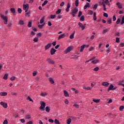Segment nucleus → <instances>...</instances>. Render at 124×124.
<instances>
[{
  "label": "nucleus",
  "instance_id": "26",
  "mask_svg": "<svg viewBox=\"0 0 124 124\" xmlns=\"http://www.w3.org/2000/svg\"><path fill=\"white\" fill-rule=\"evenodd\" d=\"M46 111L47 113H49L50 112V108L49 107H46Z\"/></svg>",
  "mask_w": 124,
  "mask_h": 124
},
{
  "label": "nucleus",
  "instance_id": "19",
  "mask_svg": "<svg viewBox=\"0 0 124 124\" xmlns=\"http://www.w3.org/2000/svg\"><path fill=\"white\" fill-rule=\"evenodd\" d=\"M87 7H90V3L87 2L86 5L84 6V9H87Z\"/></svg>",
  "mask_w": 124,
  "mask_h": 124
},
{
  "label": "nucleus",
  "instance_id": "3",
  "mask_svg": "<svg viewBox=\"0 0 124 124\" xmlns=\"http://www.w3.org/2000/svg\"><path fill=\"white\" fill-rule=\"evenodd\" d=\"M78 12V8L77 7H75L73 10L72 12V15L73 17H75L76 14Z\"/></svg>",
  "mask_w": 124,
  "mask_h": 124
},
{
  "label": "nucleus",
  "instance_id": "34",
  "mask_svg": "<svg viewBox=\"0 0 124 124\" xmlns=\"http://www.w3.org/2000/svg\"><path fill=\"white\" fill-rule=\"evenodd\" d=\"M11 11L12 13H13V14L15 13V12H16L15 8H11Z\"/></svg>",
  "mask_w": 124,
  "mask_h": 124
},
{
  "label": "nucleus",
  "instance_id": "17",
  "mask_svg": "<svg viewBox=\"0 0 124 124\" xmlns=\"http://www.w3.org/2000/svg\"><path fill=\"white\" fill-rule=\"evenodd\" d=\"M63 93H64V95H65L66 97L69 96V94H68V93L67 92V91H66V90H64Z\"/></svg>",
  "mask_w": 124,
  "mask_h": 124
},
{
  "label": "nucleus",
  "instance_id": "6",
  "mask_svg": "<svg viewBox=\"0 0 124 124\" xmlns=\"http://www.w3.org/2000/svg\"><path fill=\"white\" fill-rule=\"evenodd\" d=\"M46 62H48V63H50V64H54V63H55L54 61L51 60L50 58H48L46 60Z\"/></svg>",
  "mask_w": 124,
  "mask_h": 124
},
{
  "label": "nucleus",
  "instance_id": "62",
  "mask_svg": "<svg viewBox=\"0 0 124 124\" xmlns=\"http://www.w3.org/2000/svg\"><path fill=\"white\" fill-rule=\"evenodd\" d=\"M73 106L76 107V108H79V105H77V104H75Z\"/></svg>",
  "mask_w": 124,
  "mask_h": 124
},
{
  "label": "nucleus",
  "instance_id": "41",
  "mask_svg": "<svg viewBox=\"0 0 124 124\" xmlns=\"http://www.w3.org/2000/svg\"><path fill=\"white\" fill-rule=\"evenodd\" d=\"M124 106H121L120 107V108H119V110L120 111H123V110H124Z\"/></svg>",
  "mask_w": 124,
  "mask_h": 124
},
{
  "label": "nucleus",
  "instance_id": "46",
  "mask_svg": "<svg viewBox=\"0 0 124 124\" xmlns=\"http://www.w3.org/2000/svg\"><path fill=\"white\" fill-rule=\"evenodd\" d=\"M28 27L29 28H31V22H29L28 24Z\"/></svg>",
  "mask_w": 124,
  "mask_h": 124
},
{
  "label": "nucleus",
  "instance_id": "36",
  "mask_svg": "<svg viewBox=\"0 0 124 124\" xmlns=\"http://www.w3.org/2000/svg\"><path fill=\"white\" fill-rule=\"evenodd\" d=\"M124 16L122 17V19L121 22L120 23V25H124Z\"/></svg>",
  "mask_w": 124,
  "mask_h": 124
},
{
  "label": "nucleus",
  "instance_id": "2",
  "mask_svg": "<svg viewBox=\"0 0 124 124\" xmlns=\"http://www.w3.org/2000/svg\"><path fill=\"white\" fill-rule=\"evenodd\" d=\"M41 106L40 107V110L41 111L45 110V106H46V103L43 101L40 102Z\"/></svg>",
  "mask_w": 124,
  "mask_h": 124
},
{
  "label": "nucleus",
  "instance_id": "16",
  "mask_svg": "<svg viewBox=\"0 0 124 124\" xmlns=\"http://www.w3.org/2000/svg\"><path fill=\"white\" fill-rule=\"evenodd\" d=\"M75 34V31H74V32L70 35V38L71 39H73V38H74Z\"/></svg>",
  "mask_w": 124,
  "mask_h": 124
},
{
  "label": "nucleus",
  "instance_id": "44",
  "mask_svg": "<svg viewBox=\"0 0 124 124\" xmlns=\"http://www.w3.org/2000/svg\"><path fill=\"white\" fill-rule=\"evenodd\" d=\"M120 23H121V19H120V18L117 19V21H116V24L117 25H119V24H120Z\"/></svg>",
  "mask_w": 124,
  "mask_h": 124
},
{
  "label": "nucleus",
  "instance_id": "53",
  "mask_svg": "<svg viewBox=\"0 0 124 124\" xmlns=\"http://www.w3.org/2000/svg\"><path fill=\"white\" fill-rule=\"evenodd\" d=\"M99 69V68H98V67H96L94 68L93 71H98Z\"/></svg>",
  "mask_w": 124,
  "mask_h": 124
},
{
  "label": "nucleus",
  "instance_id": "27",
  "mask_svg": "<svg viewBox=\"0 0 124 124\" xmlns=\"http://www.w3.org/2000/svg\"><path fill=\"white\" fill-rule=\"evenodd\" d=\"M116 4L117 5H118L119 8L120 9L123 8V7L122 6V5H121V3L120 2H117Z\"/></svg>",
  "mask_w": 124,
  "mask_h": 124
},
{
  "label": "nucleus",
  "instance_id": "61",
  "mask_svg": "<svg viewBox=\"0 0 124 124\" xmlns=\"http://www.w3.org/2000/svg\"><path fill=\"white\" fill-rule=\"evenodd\" d=\"M116 42H117V43H119V42H120V38L116 37Z\"/></svg>",
  "mask_w": 124,
  "mask_h": 124
},
{
  "label": "nucleus",
  "instance_id": "10",
  "mask_svg": "<svg viewBox=\"0 0 124 124\" xmlns=\"http://www.w3.org/2000/svg\"><path fill=\"white\" fill-rule=\"evenodd\" d=\"M52 46V44L51 43H48L45 46V50H48L50 47Z\"/></svg>",
  "mask_w": 124,
  "mask_h": 124
},
{
  "label": "nucleus",
  "instance_id": "14",
  "mask_svg": "<svg viewBox=\"0 0 124 124\" xmlns=\"http://www.w3.org/2000/svg\"><path fill=\"white\" fill-rule=\"evenodd\" d=\"M0 95L1 96H5L7 95V93L6 92H1L0 93Z\"/></svg>",
  "mask_w": 124,
  "mask_h": 124
},
{
  "label": "nucleus",
  "instance_id": "47",
  "mask_svg": "<svg viewBox=\"0 0 124 124\" xmlns=\"http://www.w3.org/2000/svg\"><path fill=\"white\" fill-rule=\"evenodd\" d=\"M97 8V4H95V5H94L93 9L94 10H96Z\"/></svg>",
  "mask_w": 124,
  "mask_h": 124
},
{
  "label": "nucleus",
  "instance_id": "51",
  "mask_svg": "<svg viewBox=\"0 0 124 124\" xmlns=\"http://www.w3.org/2000/svg\"><path fill=\"white\" fill-rule=\"evenodd\" d=\"M44 26V24L39 25L38 26V28H39L40 29H42V28H43Z\"/></svg>",
  "mask_w": 124,
  "mask_h": 124
},
{
  "label": "nucleus",
  "instance_id": "4",
  "mask_svg": "<svg viewBox=\"0 0 124 124\" xmlns=\"http://www.w3.org/2000/svg\"><path fill=\"white\" fill-rule=\"evenodd\" d=\"M73 49V47L72 46H69L68 48H66V49L64 51L65 54H68V53H69V52L72 51Z\"/></svg>",
  "mask_w": 124,
  "mask_h": 124
},
{
  "label": "nucleus",
  "instance_id": "50",
  "mask_svg": "<svg viewBox=\"0 0 124 124\" xmlns=\"http://www.w3.org/2000/svg\"><path fill=\"white\" fill-rule=\"evenodd\" d=\"M61 12H62V10L61 9H59L57 11H56V14H60V13H61Z\"/></svg>",
  "mask_w": 124,
  "mask_h": 124
},
{
  "label": "nucleus",
  "instance_id": "12",
  "mask_svg": "<svg viewBox=\"0 0 124 124\" xmlns=\"http://www.w3.org/2000/svg\"><path fill=\"white\" fill-rule=\"evenodd\" d=\"M69 8H70V4L69 3H67V8L65 9V11H66V12H68L69 11Z\"/></svg>",
  "mask_w": 124,
  "mask_h": 124
},
{
  "label": "nucleus",
  "instance_id": "39",
  "mask_svg": "<svg viewBox=\"0 0 124 124\" xmlns=\"http://www.w3.org/2000/svg\"><path fill=\"white\" fill-rule=\"evenodd\" d=\"M88 11V14H89V15H93V11L89 10Z\"/></svg>",
  "mask_w": 124,
  "mask_h": 124
},
{
  "label": "nucleus",
  "instance_id": "42",
  "mask_svg": "<svg viewBox=\"0 0 124 124\" xmlns=\"http://www.w3.org/2000/svg\"><path fill=\"white\" fill-rule=\"evenodd\" d=\"M54 123H55V124H60V122L59 121V120H58L57 119H55L54 120Z\"/></svg>",
  "mask_w": 124,
  "mask_h": 124
},
{
  "label": "nucleus",
  "instance_id": "32",
  "mask_svg": "<svg viewBox=\"0 0 124 124\" xmlns=\"http://www.w3.org/2000/svg\"><path fill=\"white\" fill-rule=\"evenodd\" d=\"M48 3V1L47 0H45L44 3L42 4V6H45Z\"/></svg>",
  "mask_w": 124,
  "mask_h": 124
},
{
  "label": "nucleus",
  "instance_id": "13",
  "mask_svg": "<svg viewBox=\"0 0 124 124\" xmlns=\"http://www.w3.org/2000/svg\"><path fill=\"white\" fill-rule=\"evenodd\" d=\"M113 88H114V86L112 84H110L109 87L108 88V92H109V91L113 90Z\"/></svg>",
  "mask_w": 124,
  "mask_h": 124
},
{
  "label": "nucleus",
  "instance_id": "20",
  "mask_svg": "<svg viewBox=\"0 0 124 124\" xmlns=\"http://www.w3.org/2000/svg\"><path fill=\"white\" fill-rule=\"evenodd\" d=\"M49 81L50 84H54L55 83V81H54L53 78H49Z\"/></svg>",
  "mask_w": 124,
  "mask_h": 124
},
{
  "label": "nucleus",
  "instance_id": "8",
  "mask_svg": "<svg viewBox=\"0 0 124 124\" xmlns=\"http://www.w3.org/2000/svg\"><path fill=\"white\" fill-rule=\"evenodd\" d=\"M65 37V33H62L60 34L58 36V40H60V39H62V38H64Z\"/></svg>",
  "mask_w": 124,
  "mask_h": 124
},
{
  "label": "nucleus",
  "instance_id": "43",
  "mask_svg": "<svg viewBox=\"0 0 124 124\" xmlns=\"http://www.w3.org/2000/svg\"><path fill=\"white\" fill-rule=\"evenodd\" d=\"M13 117H14V118H18L19 115H18V113H15L13 114Z\"/></svg>",
  "mask_w": 124,
  "mask_h": 124
},
{
  "label": "nucleus",
  "instance_id": "48",
  "mask_svg": "<svg viewBox=\"0 0 124 124\" xmlns=\"http://www.w3.org/2000/svg\"><path fill=\"white\" fill-rule=\"evenodd\" d=\"M10 79V80H11V81H14V80H15V79H16V77H12Z\"/></svg>",
  "mask_w": 124,
  "mask_h": 124
},
{
  "label": "nucleus",
  "instance_id": "30",
  "mask_svg": "<svg viewBox=\"0 0 124 124\" xmlns=\"http://www.w3.org/2000/svg\"><path fill=\"white\" fill-rule=\"evenodd\" d=\"M66 123L67 124H70L71 123V119L69 118L67 120Z\"/></svg>",
  "mask_w": 124,
  "mask_h": 124
},
{
  "label": "nucleus",
  "instance_id": "59",
  "mask_svg": "<svg viewBox=\"0 0 124 124\" xmlns=\"http://www.w3.org/2000/svg\"><path fill=\"white\" fill-rule=\"evenodd\" d=\"M26 17H30V13L28 12L25 14Z\"/></svg>",
  "mask_w": 124,
  "mask_h": 124
},
{
  "label": "nucleus",
  "instance_id": "11",
  "mask_svg": "<svg viewBox=\"0 0 124 124\" xmlns=\"http://www.w3.org/2000/svg\"><path fill=\"white\" fill-rule=\"evenodd\" d=\"M102 86H104V87H108L109 86V83L108 82H103L102 83Z\"/></svg>",
  "mask_w": 124,
  "mask_h": 124
},
{
  "label": "nucleus",
  "instance_id": "49",
  "mask_svg": "<svg viewBox=\"0 0 124 124\" xmlns=\"http://www.w3.org/2000/svg\"><path fill=\"white\" fill-rule=\"evenodd\" d=\"M17 11L19 14H21V13H22V9L20 8L18 9Z\"/></svg>",
  "mask_w": 124,
  "mask_h": 124
},
{
  "label": "nucleus",
  "instance_id": "21",
  "mask_svg": "<svg viewBox=\"0 0 124 124\" xmlns=\"http://www.w3.org/2000/svg\"><path fill=\"white\" fill-rule=\"evenodd\" d=\"M107 23L108 24H112V18H108Z\"/></svg>",
  "mask_w": 124,
  "mask_h": 124
},
{
  "label": "nucleus",
  "instance_id": "60",
  "mask_svg": "<svg viewBox=\"0 0 124 124\" xmlns=\"http://www.w3.org/2000/svg\"><path fill=\"white\" fill-rule=\"evenodd\" d=\"M64 103L65 104H68V103H69V102L68 101V100L65 99L64 101Z\"/></svg>",
  "mask_w": 124,
  "mask_h": 124
},
{
  "label": "nucleus",
  "instance_id": "18",
  "mask_svg": "<svg viewBox=\"0 0 124 124\" xmlns=\"http://www.w3.org/2000/svg\"><path fill=\"white\" fill-rule=\"evenodd\" d=\"M19 24L20 25V26H23V25H25V22L23 20H19Z\"/></svg>",
  "mask_w": 124,
  "mask_h": 124
},
{
  "label": "nucleus",
  "instance_id": "64",
  "mask_svg": "<svg viewBox=\"0 0 124 124\" xmlns=\"http://www.w3.org/2000/svg\"><path fill=\"white\" fill-rule=\"evenodd\" d=\"M8 124V121H7V120H4L3 122V124Z\"/></svg>",
  "mask_w": 124,
  "mask_h": 124
},
{
  "label": "nucleus",
  "instance_id": "35",
  "mask_svg": "<svg viewBox=\"0 0 124 124\" xmlns=\"http://www.w3.org/2000/svg\"><path fill=\"white\" fill-rule=\"evenodd\" d=\"M75 5L76 6H78V5H79V0H76Z\"/></svg>",
  "mask_w": 124,
  "mask_h": 124
},
{
  "label": "nucleus",
  "instance_id": "52",
  "mask_svg": "<svg viewBox=\"0 0 124 124\" xmlns=\"http://www.w3.org/2000/svg\"><path fill=\"white\" fill-rule=\"evenodd\" d=\"M82 14H83V13L81 11H79L78 17H81V16H82Z\"/></svg>",
  "mask_w": 124,
  "mask_h": 124
},
{
  "label": "nucleus",
  "instance_id": "7",
  "mask_svg": "<svg viewBox=\"0 0 124 124\" xmlns=\"http://www.w3.org/2000/svg\"><path fill=\"white\" fill-rule=\"evenodd\" d=\"M0 104L1 105H2V106H3V108H7L8 106H7V103H4L3 102H1L0 103Z\"/></svg>",
  "mask_w": 124,
  "mask_h": 124
},
{
  "label": "nucleus",
  "instance_id": "9",
  "mask_svg": "<svg viewBox=\"0 0 124 124\" xmlns=\"http://www.w3.org/2000/svg\"><path fill=\"white\" fill-rule=\"evenodd\" d=\"M57 52V50H56V49L54 48H51L50 49V54L51 55H54L55 54V53H56Z\"/></svg>",
  "mask_w": 124,
  "mask_h": 124
},
{
  "label": "nucleus",
  "instance_id": "22",
  "mask_svg": "<svg viewBox=\"0 0 124 124\" xmlns=\"http://www.w3.org/2000/svg\"><path fill=\"white\" fill-rule=\"evenodd\" d=\"M85 45L81 46L80 52H83V51H84V49H85Z\"/></svg>",
  "mask_w": 124,
  "mask_h": 124
},
{
  "label": "nucleus",
  "instance_id": "29",
  "mask_svg": "<svg viewBox=\"0 0 124 124\" xmlns=\"http://www.w3.org/2000/svg\"><path fill=\"white\" fill-rule=\"evenodd\" d=\"M41 95H42V96H45L47 95V93H46V92H42L41 93Z\"/></svg>",
  "mask_w": 124,
  "mask_h": 124
},
{
  "label": "nucleus",
  "instance_id": "55",
  "mask_svg": "<svg viewBox=\"0 0 124 124\" xmlns=\"http://www.w3.org/2000/svg\"><path fill=\"white\" fill-rule=\"evenodd\" d=\"M104 17H106V18H108V14L106 13H104L103 14Z\"/></svg>",
  "mask_w": 124,
  "mask_h": 124
},
{
  "label": "nucleus",
  "instance_id": "23",
  "mask_svg": "<svg viewBox=\"0 0 124 124\" xmlns=\"http://www.w3.org/2000/svg\"><path fill=\"white\" fill-rule=\"evenodd\" d=\"M8 78V74H5L3 77V79L4 80H7Z\"/></svg>",
  "mask_w": 124,
  "mask_h": 124
},
{
  "label": "nucleus",
  "instance_id": "37",
  "mask_svg": "<svg viewBox=\"0 0 124 124\" xmlns=\"http://www.w3.org/2000/svg\"><path fill=\"white\" fill-rule=\"evenodd\" d=\"M97 62H98V60H95L93 61L92 62V63H93V64L97 63Z\"/></svg>",
  "mask_w": 124,
  "mask_h": 124
},
{
  "label": "nucleus",
  "instance_id": "58",
  "mask_svg": "<svg viewBox=\"0 0 124 124\" xmlns=\"http://www.w3.org/2000/svg\"><path fill=\"white\" fill-rule=\"evenodd\" d=\"M113 21H115L117 20V18H116V16H113L112 17Z\"/></svg>",
  "mask_w": 124,
  "mask_h": 124
},
{
  "label": "nucleus",
  "instance_id": "28",
  "mask_svg": "<svg viewBox=\"0 0 124 124\" xmlns=\"http://www.w3.org/2000/svg\"><path fill=\"white\" fill-rule=\"evenodd\" d=\"M27 100H30L31 102H33V100H32V99H31L30 96L27 97Z\"/></svg>",
  "mask_w": 124,
  "mask_h": 124
},
{
  "label": "nucleus",
  "instance_id": "5",
  "mask_svg": "<svg viewBox=\"0 0 124 124\" xmlns=\"http://www.w3.org/2000/svg\"><path fill=\"white\" fill-rule=\"evenodd\" d=\"M23 9L25 10V12H28L29 10V4H24L23 5Z\"/></svg>",
  "mask_w": 124,
  "mask_h": 124
},
{
  "label": "nucleus",
  "instance_id": "45",
  "mask_svg": "<svg viewBox=\"0 0 124 124\" xmlns=\"http://www.w3.org/2000/svg\"><path fill=\"white\" fill-rule=\"evenodd\" d=\"M93 102H95V103H98L99 102V100L98 99H93Z\"/></svg>",
  "mask_w": 124,
  "mask_h": 124
},
{
  "label": "nucleus",
  "instance_id": "40",
  "mask_svg": "<svg viewBox=\"0 0 124 124\" xmlns=\"http://www.w3.org/2000/svg\"><path fill=\"white\" fill-rule=\"evenodd\" d=\"M93 20H94V21H95V20H96V13H94V14H93Z\"/></svg>",
  "mask_w": 124,
  "mask_h": 124
},
{
  "label": "nucleus",
  "instance_id": "38",
  "mask_svg": "<svg viewBox=\"0 0 124 124\" xmlns=\"http://www.w3.org/2000/svg\"><path fill=\"white\" fill-rule=\"evenodd\" d=\"M44 17H43L42 19H40V24H43V23H44Z\"/></svg>",
  "mask_w": 124,
  "mask_h": 124
},
{
  "label": "nucleus",
  "instance_id": "1",
  "mask_svg": "<svg viewBox=\"0 0 124 124\" xmlns=\"http://www.w3.org/2000/svg\"><path fill=\"white\" fill-rule=\"evenodd\" d=\"M0 17L1 19L3 20L4 25H7V22L8 21V17H7V16H4V15L2 14H0Z\"/></svg>",
  "mask_w": 124,
  "mask_h": 124
},
{
  "label": "nucleus",
  "instance_id": "54",
  "mask_svg": "<svg viewBox=\"0 0 124 124\" xmlns=\"http://www.w3.org/2000/svg\"><path fill=\"white\" fill-rule=\"evenodd\" d=\"M55 17H56V15L50 16V19H55Z\"/></svg>",
  "mask_w": 124,
  "mask_h": 124
},
{
  "label": "nucleus",
  "instance_id": "33",
  "mask_svg": "<svg viewBox=\"0 0 124 124\" xmlns=\"http://www.w3.org/2000/svg\"><path fill=\"white\" fill-rule=\"evenodd\" d=\"M104 2L106 3V4H108V5H110V2H109V0H105Z\"/></svg>",
  "mask_w": 124,
  "mask_h": 124
},
{
  "label": "nucleus",
  "instance_id": "24",
  "mask_svg": "<svg viewBox=\"0 0 124 124\" xmlns=\"http://www.w3.org/2000/svg\"><path fill=\"white\" fill-rule=\"evenodd\" d=\"M31 116L30 114H27L25 116V119H27V120H30L31 119Z\"/></svg>",
  "mask_w": 124,
  "mask_h": 124
},
{
  "label": "nucleus",
  "instance_id": "15",
  "mask_svg": "<svg viewBox=\"0 0 124 124\" xmlns=\"http://www.w3.org/2000/svg\"><path fill=\"white\" fill-rule=\"evenodd\" d=\"M78 26L81 27L82 30H85V26L83 25V24L79 22L78 23Z\"/></svg>",
  "mask_w": 124,
  "mask_h": 124
},
{
  "label": "nucleus",
  "instance_id": "56",
  "mask_svg": "<svg viewBox=\"0 0 124 124\" xmlns=\"http://www.w3.org/2000/svg\"><path fill=\"white\" fill-rule=\"evenodd\" d=\"M38 41V38H34L33 39L34 42H37Z\"/></svg>",
  "mask_w": 124,
  "mask_h": 124
},
{
  "label": "nucleus",
  "instance_id": "31",
  "mask_svg": "<svg viewBox=\"0 0 124 124\" xmlns=\"http://www.w3.org/2000/svg\"><path fill=\"white\" fill-rule=\"evenodd\" d=\"M12 25H13V23L12 22H10L7 25V28H11V27H12Z\"/></svg>",
  "mask_w": 124,
  "mask_h": 124
},
{
  "label": "nucleus",
  "instance_id": "57",
  "mask_svg": "<svg viewBox=\"0 0 124 124\" xmlns=\"http://www.w3.org/2000/svg\"><path fill=\"white\" fill-rule=\"evenodd\" d=\"M48 122L49 123H51V124L54 123V120L53 119H49Z\"/></svg>",
  "mask_w": 124,
  "mask_h": 124
},
{
  "label": "nucleus",
  "instance_id": "63",
  "mask_svg": "<svg viewBox=\"0 0 124 124\" xmlns=\"http://www.w3.org/2000/svg\"><path fill=\"white\" fill-rule=\"evenodd\" d=\"M115 36H120V33L119 32H117L115 33Z\"/></svg>",
  "mask_w": 124,
  "mask_h": 124
},
{
  "label": "nucleus",
  "instance_id": "25",
  "mask_svg": "<svg viewBox=\"0 0 124 124\" xmlns=\"http://www.w3.org/2000/svg\"><path fill=\"white\" fill-rule=\"evenodd\" d=\"M80 21H81L82 22H84V21H85V16H81L80 18Z\"/></svg>",
  "mask_w": 124,
  "mask_h": 124
}]
</instances>
